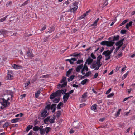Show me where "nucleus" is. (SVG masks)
<instances>
[{
    "instance_id": "obj_27",
    "label": "nucleus",
    "mask_w": 135,
    "mask_h": 135,
    "mask_svg": "<svg viewBox=\"0 0 135 135\" xmlns=\"http://www.w3.org/2000/svg\"><path fill=\"white\" fill-rule=\"evenodd\" d=\"M19 119V118H16L11 120V122L12 123H16L18 122Z\"/></svg>"
},
{
    "instance_id": "obj_33",
    "label": "nucleus",
    "mask_w": 135,
    "mask_h": 135,
    "mask_svg": "<svg viewBox=\"0 0 135 135\" xmlns=\"http://www.w3.org/2000/svg\"><path fill=\"white\" fill-rule=\"evenodd\" d=\"M40 93H41L40 91L38 90V91H37V92L35 93V97L36 98H37L38 97Z\"/></svg>"
},
{
    "instance_id": "obj_21",
    "label": "nucleus",
    "mask_w": 135,
    "mask_h": 135,
    "mask_svg": "<svg viewBox=\"0 0 135 135\" xmlns=\"http://www.w3.org/2000/svg\"><path fill=\"white\" fill-rule=\"evenodd\" d=\"M63 105V103L61 102H60L58 104L57 108L58 109H61L62 106Z\"/></svg>"
},
{
    "instance_id": "obj_45",
    "label": "nucleus",
    "mask_w": 135,
    "mask_h": 135,
    "mask_svg": "<svg viewBox=\"0 0 135 135\" xmlns=\"http://www.w3.org/2000/svg\"><path fill=\"white\" fill-rule=\"evenodd\" d=\"M80 55L79 54L77 53L76 52L72 54V55H71V56L74 57H77L79 56Z\"/></svg>"
},
{
    "instance_id": "obj_10",
    "label": "nucleus",
    "mask_w": 135,
    "mask_h": 135,
    "mask_svg": "<svg viewBox=\"0 0 135 135\" xmlns=\"http://www.w3.org/2000/svg\"><path fill=\"white\" fill-rule=\"evenodd\" d=\"M87 97V92H85L84 93L82 96V97L81 98V101L83 102H85L86 100Z\"/></svg>"
},
{
    "instance_id": "obj_17",
    "label": "nucleus",
    "mask_w": 135,
    "mask_h": 135,
    "mask_svg": "<svg viewBox=\"0 0 135 135\" xmlns=\"http://www.w3.org/2000/svg\"><path fill=\"white\" fill-rule=\"evenodd\" d=\"M93 61V59L90 57H89L87 59L86 61L85 62H86V63H87L89 65L91 64L92 63Z\"/></svg>"
},
{
    "instance_id": "obj_2",
    "label": "nucleus",
    "mask_w": 135,
    "mask_h": 135,
    "mask_svg": "<svg viewBox=\"0 0 135 135\" xmlns=\"http://www.w3.org/2000/svg\"><path fill=\"white\" fill-rule=\"evenodd\" d=\"M66 77H64L61 80L60 83L62 84H59L57 85V88L60 89V88H62L65 87L67 85V82L66 81Z\"/></svg>"
},
{
    "instance_id": "obj_44",
    "label": "nucleus",
    "mask_w": 135,
    "mask_h": 135,
    "mask_svg": "<svg viewBox=\"0 0 135 135\" xmlns=\"http://www.w3.org/2000/svg\"><path fill=\"white\" fill-rule=\"evenodd\" d=\"M7 17V15L4 17L0 19V22H2L4 21Z\"/></svg>"
},
{
    "instance_id": "obj_56",
    "label": "nucleus",
    "mask_w": 135,
    "mask_h": 135,
    "mask_svg": "<svg viewBox=\"0 0 135 135\" xmlns=\"http://www.w3.org/2000/svg\"><path fill=\"white\" fill-rule=\"evenodd\" d=\"M91 57L93 59H96V57L94 55L93 53H92L90 55Z\"/></svg>"
},
{
    "instance_id": "obj_46",
    "label": "nucleus",
    "mask_w": 135,
    "mask_h": 135,
    "mask_svg": "<svg viewBox=\"0 0 135 135\" xmlns=\"http://www.w3.org/2000/svg\"><path fill=\"white\" fill-rule=\"evenodd\" d=\"M56 104H53L51 106H50V109H51L52 110L55 108L56 107Z\"/></svg>"
},
{
    "instance_id": "obj_55",
    "label": "nucleus",
    "mask_w": 135,
    "mask_h": 135,
    "mask_svg": "<svg viewBox=\"0 0 135 135\" xmlns=\"http://www.w3.org/2000/svg\"><path fill=\"white\" fill-rule=\"evenodd\" d=\"M127 31L125 30H122L121 31L120 33L122 34H124L126 33Z\"/></svg>"
},
{
    "instance_id": "obj_50",
    "label": "nucleus",
    "mask_w": 135,
    "mask_h": 135,
    "mask_svg": "<svg viewBox=\"0 0 135 135\" xmlns=\"http://www.w3.org/2000/svg\"><path fill=\"white\" fill-rule=\"evenodd\" d=\"M30 2L29 0H27L24 2L22 4V6H25L27 4Z\"/></svg>"
},
{
    "instance_id": "obj_14",
    "label": "nucleus",
    "mask_w": 135,
    "mask_h": 135,
    "mask_svg": "<svg viewBox=\"0 0 135 135\" xmlns=\"http://www.w3.org/2000/svg\"><path fill=\"white\" fill-rule=\"evenodd\" d=\"M13 68L15 69H22V67L20 65H17L15 64H14L12 65Z\"/></svg>"
},
{
    "instance_id": "obj_11",
    "label": "nucleus",
    "mask_w": 135,
    "mask_h": 135,
    "mask_svg": "<svg viewBox=\"0 0 135 135\" xmlns=\"http://www.w3.org/2000/svg\"><path fill=\"white\" fill-rule=\"evenodd\" d=\"M13 76L11 71H9L8 72L7 75V79L8 80H11L13 79Z\"/></svg>"
},
{
    "instance_id": "obj_26",
    "label": "nucleus",
    "mask_w": 135,
    "mask_h": 135,
    "mask_svg": "<svg viewBox=\"0 0 135 135\" xmlns=\"http://www.w3.org/2000/svg\"><path fill=\"white\" fill-rule=\"evenodd\" d=\"M33 127V126L32 125H28L26 129V131L28 132L30 129H31Z\"/></svg>"
},
{
    "instance_id": "obj_19",
    "label": "nucleus",
    "mask_w": 135,
    "mask_h": 135,
    "mask_svg": "<svg viewBox=\"0 0 135 135\" xmlns=\"http://www.w3.org/2000/svg\"><path fill=\"white\" fill-rule=\"evenodd\" d=\"M55 28L53 26H51L50 28L48 29V31L46 33H51L53 32L55 30Z\"/></svg>"
},
{
    "instance_id": "obj_38",
    "label": "nucleus",
    "mask_w": 135,
    "mask_h": 135,
    "mask_svg": "<svg viewBox=\"0 0 135 135\" xmlns=\"http://www.w3.org/2000/svg\"><path fill=\"white\" fill-rule=\"evenodd\" d=\"M97 65L96 63H93L91 66L90 68H91L93 69L95 68V69L97 67Z\"/></svg>"
},
{
    "instance_id": "obj_63",
    "label": "nucleus",
    "mask_w": 135,
    "mask_h": 135,
    "mask_svg": "<svg viewBox=\"0 0 135 135\" xmlns=\"http://www.w3.org/2000/svg\"><path fill=\"white\" fill-rule=\"evenodd\" d=\"M126 66H125V67L121 69V71L122 72L125 70L126 69Z\"/></svg>"
},
{
    "instance_id": "obj_13",
    "label": "nucleus",
    "mask_w": 135,
    "mask_h": 135,
    "mask_svg": "<svg viewBox=\"0 0 135 135\" xmlns=\"http://www.w3.org/2000/svg\"><path fill=\"white\" fill-rule=\"evenodd\" d=\"M47 112V110L46 109H44L42 112L41 116L42 117H45L46 115V113Z\"/></svg>"
},
{
    "instance_id": "obj_47",
    "label": "nucleus",
    "mask_w": 135,
    "mask_h": 135,
    "mask_svg": "<svg viewBox=\"0 0 135 135\" xmlns=\"http://www.w3.org/2000/svg\"><path fill=\"white\" fill-rule=\"evenodd\" d=\"M83 60H78L76 62V63L78 64H80L81 63H83Z\"/></svg>"
},
{
    "instance_id": "obj_15",
    "label": "nucleus",
    "mask_w": 135,
    "mask_h": 135,
    "mask_svg": "<svg viewBox=\"0 0 135 135\" xmlns=\"http://www.w3.org/2000/svg\"><path fill=\"white\" fill-rule=\"evenodd\" d=\"M9 32L4 30H1L0 31V34H3L4 36H6L7 35Z\"/></svg>"
},
{
    "instance_id": "obj_62",
    "label": "nucleus",
    "mask_w": 135,
    "mask_h": 135,
    "mask_svg": "<svg viewBox=\"0 0 135 135\" xmlns=\"http://www.w3.org/2000/svg\"><path fill=\"white\" fill-rule=\"evenodd\" d=\"M105 119V118H101L99 119V121L100 122H103V121Z\"/></svg>"
},
{
    "instance_id": "obj_48",
    "label": "nucleus",
    "mask_w": 135,
    "mask_h": 135,
    "mask_svg": "<svg viewBox=\"0 0 135 135\" xmlns=\"http://www.w3.org/2000/svg\"><path fill=\"white\" fill-rule=\"evenodd\" d=\"M60 100V98H56L54 100V102L55 103H58Z\"/></svg>"
},
{
    "instance_id": "obj_7",
    "label": "nucleus",
    "mask_w": 135,
    "mask_h": 135,
    "mask_svg": "<svg viewBox=\"0 0 135 135\" xmlns=\"http://www.w3.org/2000/svg\"><path fill=\"white\" fill-rule=\"evenodd\" d=\"M83 67V68H82L81 70V73L83 75H84L85 74V73L84 72V70L88 71V68L87 66L86 65V62H85Z\"/></svg>"
},
{
    "instance_id": "obj_60",
    "label": "nucleus",
    "mask_w": 135,
    "mask_h": 135,
    "mask_svg": "<svg viewBox=\"0 0 135 135\" xmlns=\"http://www.w3.org/2000/svg\"><path fill=\"white\" fill-rule=\"evenodd\" d=\"M90 11V10L88 11H86V12L85 13H84V14L85 15V16L87 15L89 13Z\"/></svg>"
},
{
    "instance_id": "obj_30",
    "label": "nucleus",
    "mask_w": 135,
    "mask_h": 135,
    "mask_svg": "<svg viewBox=\"0 0 135 135\" xmlns=\"http://www.w3.org/2000/svg\"><path fill=\"white\" fill-rule=\"evenodd\" d=\"M97 107V105L96 104H94L91 107V109L92 110L94 111L95 110Z\"/></svg>"
},
{
    "instance_id": "obj_52",
    "label": "nucleus",
    "mask_w": 135,
    "mask_h": 135,
    "mask_svg": "<svg viewBox=\"0 0 135 135\" xmlns=\"http://www.w3.org/2000/svg\"><path fill=\"white\" fill-rule=\"evenodd\" d=\"M50 104H48L45 107V109H46L47 110H49V109H50Z\"/></svg>"
},
{
    "instance_id": "obj_58",
    "label": "nucleus",
    "mask_w": 135,
    "mask_h": 135,
    "mask_svg": "<svg viewBox=\"0 0 135 135\" xmlns=\"http://www.w3.org/2000/svg\"><path fill=\"white\" fill-rule=\"evenodd\" d=\"M111 90V88H109L106 92V94H108L109 93H110Z\"/></svg>"
},
{
    "instance_id": "obj_31",
    "label": "nucleus",
    "mask_w": 135,
    "mask_h": 135,
    "mask_svg": "<svg viewBox=\"0 0 135 135\" xmlns=\"http://www.w3.org/2000/svg\"><path fill=\"white\" fill-rule=\"evenodd\" d=\"M39 129L40 127L37 126H36L33 128V130L35 131H37Z\"/></svg>"
},
{
    "instance_id": "obj_18",
    "label": "nucleus",
    "mask_w": 135,
    "mask_h": 135,
    "mask_svg": "<svg viewBox=\"0 0 135 135\" xmlns=\"http://www.w3.org/2000/svg\"><path fill=\"white\" fill-rule=\"evenodd\" d=\"M83 67V64H81L77 66L76 69V71L78 72L80 71V70L82 69Z\"/></svg>"
},
{
    "instance_id": "obj_16",
    "label": "nucleus",
    "mask_w": 135,
    "mask_h": 135,
    "mask_svg": "<svg viewBox=\"0 0 135 135\" xmlns=\"http://www.w3.org/2000/svg\"><path fill=\"white\" fill-rule=\"evenodd\" d=\"M75 4L76 3H75L74 4V5L75 6L74 7L70 9L71 12H74L77 10L78 8V6L76 5H75Z\"/></svg>"
},
{
    "instance_id": "obj_59",
    "label": "nucleus",
    "mask_w": 135,
    "mask_h": 135,
    "mask_svg": "<svg viewBox=\"0 0 135 135\" xmlns=\"http://www.w3.org/2000/svg\"><path fill=\"white\" fill-rule=\"evenodd\" d=\"M7 93H9L10 95H11V97H12V96L13 95V92L10 90H8L7 91Z\"/></svg>"
},
{
    "instance_id": "obj_57",
    "label": "nucleus",
    "mask_w": 135,
    "mask_h": 135,
    "mask_svg": "<svg viewBox=\"0 0 135 135\" xmlns=\"http://www.w3.org/2000/svg\"><path fill=\"white\" fill-rule=\"evenodd\" d=\"M12 4V2L9 1L8 2H7V3L6 4V6L7 7H8V6L11 5V4Z\"/></svg>"
},
{
    "instance_id": "obj_9",
    "label": "nucleus",
    "mask_w": 135,
    "mask_h": 135,
    "mask_svg": "<svg viewBox=\"0 0 135 135\" xmlns=\"http://www.w3.org/2000/svg\"><path fill=\"white\" fill-rule=\"evenodd\" d=\"M70 95L68 93H65L63 96V99L64 102L65 103L68 100Z\"/></svg>"
},
{
    "instance_id": "obj_4",
    "label": "nucleus",
    "mask_w": 135,
    "mask_h": 135,
    "mask_svg": "<svg viewBox=\"0 0 135 135\" xmlns=\"http://www.w3.org/2000/svg\"><path fill=\"white\" fill-rule=\"evenodd\" d=\"M102 58V56L101 55H99L97 57L96 64L97 66L94 69L95 70H98L99 68L101 66L102 64H100V61Z\"/></svg>"
},
{
    "instance_id": "obj_34",
    "label": "nucleus",
    "mask_w": 135,
    "mask_h": 135,
    "mask_svg": "<svg viewBox=\"0 0 135 135\" xmlns=\"http://www.w3.org/2000/svg\"><path fill=\"white\" fill-rule=\"evenodd\" d=\"M72 70V69H69L66 72V76H69L70 74L71 73Z\"/></svg>"
},
{
    "instance_id": "obj_39",
    "label": "nucleus",
    "mask_w": 135,
    "mask_h": 135,
    "mask_svg": "<svg viewBox=\"0 0 135 135\" xmlns=\"http://www.w3.org/2000/svg\"><path fill=\"white\" fill-rule=\"evenodd\" d=\"M77 59L75 58H71V61L72 63H70V64H74V62L76 61Z\"/></svg>"
},
{
    "instance_id": "obj_43",
    "label": "nucleus",
    "mask_w": 135,
    "mask_h": 135,
    "mask_svg": "<svg viewBox=\"0 0 135 135\" xmlns=\"http://www.w3.org/2000/svg\"><path fill=\"white\" fill-rule=\"evenodd\" d=\"M120 111L121 109H119L118 111L115 114V116L116 117H117L120 114Z\"/></svg>"
},
{
    "instance_id": "obj_25",
    "label": "nucleus",
    "mask_w": 135,
    "mask_h": 135,
    "mask_svg": "<svg viewBox=\"0 0 135 135\" xmlns=\"http://www.w3.org/2000/svg\"><path fill=\"white\" fill-rule=\"evenodd\" d=\"M40 131L41 134L43 135L44 134H45L46 132L45 129H40Z\"/></svg>"
},
{
    "instance_id": "obj_64",
    "label": "nucleus",
    "mask_w": 135,
    "mask_h": 135,
    "mask_svg": "<svg viewBox=\"0 0 135 135\" xmlns=\"http://www.w3.org/2000/svg\"><path fill=\"white\" fill-rule=\"evenodd\" d=\"M33 132L32 131H30L28 135H32Z\"/></svg>"
},
{
    "instance_id": "obj_6",
    "label": "nucleus",
    "mask_w": 135,
    "mask_h": 135,
    "mask_svg": "<svg viewBox=\"0 0 135 135\" xmlns=\"http://www.w3.org/2000/svg\"><path fill=\"white\" fill-rule=\"evenodd\" d=\"M111 53L112 51L111 52H110L109 50H108L106 51H105L103 52L102 54L105 55V60H108L110 58L111 56L110 54Z\"/></svg>"
},
{
    "instance_id": "obj_49",
    "label": "nucleus",
    "mask_w": 135,
    "mask_h": 135,
    "mask_svg": "<svg viewBox=\"0 0 135 135\" xmlns=\"http://www.w3.org/2000/svg\"><path fill=\"white\" fill-rule=\"evenodd\" d=\"M9 124L8 123L6 122L3 124V128L7 127L9 125Z\"/></svg>"
},
{
    "instance_id": "obj_12",
    "label": "nucleus",
    "mask_w": 135,
    "mask_h": 135,
    "mask_svg": "<svg viewBox=\"0 0 135 135\" xmlns=\"http://www.w3.org/2000/svg\"><path fill=\"white\" fill-rule=\"evenodd\" d=\"M124 40V39H123L120 40L119 41L116 43L115 44L116 45L121 47L123 44V41Z\"/></svg>"
},
{
    "instance_id": "obj_42",
    "label": "nucleus",
    "mask_w": 135,
    "mask_h": 135,
    "mask_svg": "<svg viewBox=\"0 0 135 135\" xmlns=\"http://www.w3.org/2000/svg\"><path fill=\"white\" fill-rule=\"evenodd\" d=\"M128 20H126L122 21L121 23L120 24V26H121L125 24L128 21Z\"/></svg>"
},
{
    "instance_id": "obj_53",
    "label": "nucleus",
    "mask_w": 135,
    "mask_h": 135,
    "mask_svg": "<svg viewBox=\"0 0 135 135\" xmlns=\"http://www.w3.org/2000/svg\"><path fill=\"white\" fill-rule=\"evenodd\" d=\"M85 15L84 14H83V15H81V16H80L79 18V19H81L83 18H84L85 17Z\"/></svg>"
},
{
    "instance_id": "obj_32",
    "label": "nucleus",
    "mask_w": 135,
    "mask_h": 135,
    "mask_svg": "<svg viewBox=\"0 0 135 135\" xmlns=\"http://www.w3.org/2000/svg\"><path fill=\"white\" fill-rule=\"evenodd\" d=\"M46 26L45 25H43L41 27V29H40V31H42L45 30L46 29Z\"/></svg>"
},
{
    "instance_id": "obj_35",
    "label": "nucleus",
    "mask_w": 135,
    "mask_h": 135,
    "mask_svg": "<svg viewBox=\"0 0 135 135\" xmlns=\"http://www.w3.org/2000/svg\"><path fill=\"white\" fill-rule=\"evenodd\" d=\"M88 79H85L81 83V84L83 85H84L87 81Z\"/></svg>"
},
{
    "instance_id": "obj_5",
    "label": "nucleus",
    "mask_w": 135,
    "mask_h": 135,
    "mask_svg": "<svg viewBox=\"0 0 135 135\" xmlns=\"http://www.w3.org/2000/svg\"><path fill=\"white\" fill-rule=\"evenodd\" d=\"M114 44V42L112 41H104L102 42L100 44L102 45H106L108 47L112 46Z\"/></svg>"
},
{
    "instance_id": "obj_20",
    "label": "nucleus",
    "mask_w": 135,
    "mask_h": 135,
    "mask_svg": "<svg viewBox=\"0 0 135 135\" xmlns=\"http://www.w3.org/2000/svg\"><path fill=\"white\" fill-rule=\"evenodd\" d=\"M44 129L46 132L45 135H47L48 132L51 130V128L48 127H46Z\"/></svg>"
},
{
    "instance_id": "obj_24",
    "label": "nucleus",
    "mask_w": 135,
    "mask_h": 135,
    "mask_svg": "<svg viewBox=\"0 0 135 135\" xmlns=\"http://www.w3.org/2000/svg\"><path fill=\"white\" fill-rule=\"evenodd\" d=\"M78 126H76L75 127H74L73 129H71L70 131V133H73L74 132V130L75 129H77L80 128Z\"/></svg>"
},
{
    "instance_id": "obj_61",
    "label": "nucleus",
    "mask_w": 135,
    "mask_h": 135,
    "mask_svg": "<svg viewBox=\"0 0 135 135\" xmlns=\"http://www.w3.org/2000/svg\"><path fill=\"white\" fill-rule=\"evenodd\" d=\"M30 83V81H28L27 83L25 84V87H26Z\"/></svg>"
},
{
    "instance_id": "obj_1",
    "label": "nucleus",
    "mask_w": 135,
    "mask_h": 135,
    "mask_svg": "<svg viewBox=\"0 0 135 135\" xmlns=\"http://www.w3.org/2000/svg\"><path fill=\"white\" fill-rule=\"evenodd\" d=\"M10 98L8 97L6 100L3 98H0V108L1 109H3L9 105L10 103L8 102Z\"/></svg>"
},
{
    "instance_id": "obj_3",
    "label": "nucleus",
    "mask_w": 135,
    "mask_h": 135,
    "mask_svg": "<svg viewBox=\"0 0 135 135\" xmlns=\"http://www.w3.org/2000/svg\"><path fill=\"white\" fill-rule=\"evenodd\" d=\"M50 117L49 116L44 120V121L45 124H48L49 122L52 124L55 123V120L56 118L55 116H54L53 117L50 118Z\"/></svg>"
},
{
    "instance_id": "obj_22",
    "label": "nucleus",
    "mask_w": 135,
    "mask_h": 135,
    "mask_svg": "<svg viewBox=\"0 0 135 135\" xmlns=\"http://www.w3.org/2000/svg\"><path fill=\"white\" fill-rule=\"evenodd\" d=\"M132 23V21H131L128 23L126 24V28L127 29H128L129 27L131 26Z\"/></svg>"
},
{
    "instance_id": "obj_23",
    "label": "nucleus",
    "mask_w": 135,
    "mask_h": 135,
    "mask_svg": "<svg viewBox=\"0 0 135 135\" xmlns=\"http://www.w3.org/2000/svg\"><path fill=\"white\" fill-rule=\"evenodd\" d=\"M56 96H60L61 95V90H59L55 93Z\"/></svg>"
},
{
    "instance_id": "obj_54",
    "label": "nucleus",
    "mask_w": 135,
    "mask_h": 135,
    "mask_svg": "<svg viewBox=\"0 0 135 135\" xmlns=\"http://www.w3.org/2000/svg\"><path fill=\"white\" fill-rule=\"evenodd\" d=\"M69 1L68 0H67V1H65L63 5L64 6H67L68 4H69Z\"/></svg>"
},
{
    "instance_id": "obj_51",
    "label": "nucleus",
    "mask_w": 135,
    "mask_h": 135,
    "mask_svg": "<svg viewBox=\"0 0 135 135\" xmlns=\"http://www.w3.org/2000/svg\"><path fill=\"white\" fill-rule=\"evenodd\" d=\"M61 90V93L63 94H65L67 91V90L66 89H65L63 90Z\"/></svg>"
},
{
    "instance_id": "obj_41",
    "label": "nucleus",
    "mask_w": 135,
    "mask_h": 135,
    "mask_svg": "<svg viewBox=\"0 0 135 135\" xmlns=\"http://www.w3.org/2000/svg\"><path fill=\"white\" fill-rule=\"evenodd\" d=\"M114 95V93H112L107 96V98H110L112 97Z\"/></svg>"
},
{
    "instance_id": "obj_37",
    "label": "nucleus",
    "mask_w": 135,
    "mask_h": 135,
    "mask_svg": "<svg viewBox=\"0 0 135 135\" xmlns=\"http://www.w3.org/2000/svg\"><path fill=\"white\" fill-rule=\"evenodd\" d=\"M91 72L90 71L88 72L85 74V76L87 77H88L91 74Z\"/></svg>"
},
{
    "instance_id": "obj_8",
    "label": "nucleus",
    "mask_w": 135,
    "mask_h": 135,
    "mask_svg": "<svg viewBox=\"0 0 135 135\" xmlns=\"http://www.w3.org/2000/svg\"><path fill=\"white\" fill-rule=\"evenodd\" d=\"M27 55L29 57H32L34 56V55L32 52V51L29 49H28L26 53Z\"/></svg>"
},
{
    "instance_id": "obj_40",
    "label": "nucleus",
    "mask_w": 135,
    "mask_h": 135,
    "mask_svg": "<svg viewBox=\"0 0 135 135\" xmlns=\"http://www.w3.org/2000/svg\"><path fill=\"white\" fill-rule=\"evenodd\" d=\"M119 38V36L117 35L116 36H114L113 38V41H115L118 40Z\"/></svg>"
},
{
    "instance_id": "obj_28",
    "label": "nucleus",
    "mask_w": 135,
    "mask_h": 135,
    "mask_svg": "<svg viewBox=\"0 0 135 135\" xmlns=\"http://www.w3.org/2000/svg\"><path fill=\"white\" fill-rule=\"evenodd\" d=\"M56 96L55 93H54L51 94L50 96V99H52L54 98Z\"/></svg>"
},
{
    "instance_id": "obj_36",
    "label": "nucleus",
    "mask_w": 135,
    "mask_h": 135,
    "mask_svg": "<svg viewBox=\"0 0 135 135\" xmlns=\"http://www.w3.org/2000/svg\"><path fill=\"white\" fill-rule=\"evenodd\" d=\"M74 75H72L68 79V80L69 82L72 81L74 79Z\"/></svg>"
},
{
    "instance_id": "obj_29",
    "label": "nucleus",
    "mask_w": 135,
    "mask_h": 135,
    "mask_svg": "<svg viewBox=\"0 0 135 135\" xmlns=\"http://www.w3.org/2000/svg\"><path fill=\"white\" fill-rule=\"evenodd\" d=\"M129 71H127L122 77V80L124 79L128 75L129 73Z\"/></svg>"
}]
</instances>
